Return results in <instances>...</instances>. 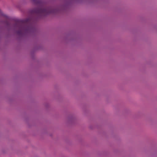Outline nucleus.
<instances>
[{"label": "nucleus", "instance_id": "obj_1", "mask_svg": "<svg viewBox=\"0 0 157 157\" xmlns=\"http://www.w3.org/2000/svg\"><path fill=\"white\" fill-rule=\"evenodd\" d=\"M29 22V20H18L16 21L15 27L18 28L19 30L17 32L18 34L21 35L24 32L27 30L25 27Z\"/></svg>", "mask_w": 157, "mask_h": 157}, {"label": "nucleus", "instance_id": "obj_2", "mask_svg": "<svg viewBox=\"0 0 157 157\" xmlns=\"http://www.w3.org/2000/svg\"><path fill=\"white\" fill-rule=\"evenodd\" d=\"M51 12L48 9L44 8H38L35 9L33 11V13L38 14L46 15L50 13Z\"/></svg>", "mask_w": 157, "mask_h": 157}]
</instances>
